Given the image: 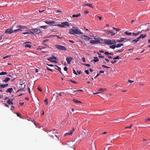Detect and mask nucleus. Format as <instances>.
<instances>
[{
    "instance_id": "f257e3e1",
    "label": "nucleus",
    "mask_w": 150,
    "mask_h": 150,
    "mask_svg": "<svg viewBox=\"0 0 150 150\" xmlns=\"http://www.w3.org/2000/svg\"><path fill=\"white\" fill-rule=\"evenodd\" d=\"M69 33L71 34L74 35L75 34H83V33L80 31V30L76 27H74L73 29H71L69 30Z\"/></svg>"
},
{
    "instance_id": "f03ea898",
    "label": "nucleus",
    "mask_w": 150,
    "mask_h": 150,
    "mask_svg": "<svg viewBox=\"0 0 150 150\" xmlns=\"http://www.w3.org/2000/svg\"><path fill=\"white\" fill-rule=\"evenodd\" d=\"M104 43L108 45H110L116 43V42L115 40H111L110 39H106L104 40Z\"/></svg>"
},
{
    "instance_id": "7ed1b4c3",
    "label": "nucleus",
    "mask_w": 150,
    "mask_h": 150,
    "mask_svg": "<svg viewBox=\"0 0 150 150\" xmlns=\"http://www.w3.org/2000/svg\"><path fill=\"white\" fill-rule=\"evenodd\" d=\"M54 26H57L61 28L65 27L66 26H68L69 25V23L67 22H63L61 24H59L56 25H54Z\"/></svg>"
},
{
    "instance_id": "20e7f679",
    "label": "nucleus",
    "mask_w": 150,
    "mask_h": 150,
    "mask_svg": "<svg viewBox=\"0 0 150 150\" xmlns=\"http://www.w3.org/2000/svg\"><path fill=\"white\" fill-rule=\"evenodd\" d=\"M86 136V133L84 132H82L81 134H80L78 137V139L79 140L81 141Z\"/></svg>"
},
{
    "instance_id": "39448f33",
    "label": "nucleus",
    "mask_w": 150,
    "mask_h": 150,
    "mask_svg": "<svg viewBox=\"0 0 150 150\" xmlns=\"http://www.w3.org/2000/svg\"><path fill=\"white\" fill-rule=\"evenodd\" d=\"M56 48L59 50H66V47L61 45H56Z\"/></svg>"
},
{
    "instance_id": "423d86ee",
    "label": "nucleus",
    "mask_w": 150,
    "mask_h": 150,
    "mask_svg": "<svg viewBox=\"0 0 150 150\" xmlns=\"http://www.w3.org/2000/svg\"><path fill=\"white\" fill-rule=\"evenodd\" d=\"M13 27H11L10 29H8L5 31V33L6 34H11L13 32Z\"/></svg>"
},
{
    "instance_id": "0eeeda50",
    "label": "nucleus",
    "mask_w": 150,
    "mask_h": 150,
    "mask_svg": "<svg viewBox=\"0 0 150 150\" xmlns=\"http://www.w3.org/2000/svg\"><path fill=\"white\" fill-rule=\"evenodd\" d=\"M32 30L34 31L33 33H35V34H38L41 33V30L39 29H32Z\"/></svg>"
},
{
    "instance_id": "6e6552de",
    "label": "nucleus",
    "mask_w": 150,
    "mask_h": 150,
    "mask_svg": "<svg viewBox=\"0 0 150 150\" xmlns=\"http://www.w3.org/2000/svg\"><path fill=\"white\" fill-rule=\"evenodd\" d=\"M73 58L71 57H68L66 58L67 62L68 64H70Z\"/></svg>"
},
{
    "instance_id": "1a4fd4ad",
    "label": "nucleus",
    "mask_w": 150,
    "mask_h": 150,
    "mask_svg": "<svg viewBox=\"0 0 150 150\" xmlns=\"http://www.w3.org/2000/svg\"><path fill=\"white\" fill-rule=\"evenodd\" d=\"M13 100V99H9L6 102L7 103L8 105H13V103L12 102Z\"/></svg>"
},
{
    "instance_id": "9d476101",
    "label": "nucleus",
    "mask_w": 150,
    "mask_h": 150,
    "mask_svg": "<svg viewBox=\"0 0 150 150\" xmlns=\"http://www.w3.org/2000/svg\"><path fill=\"white\" fill-rule=\"evenodd\" d=\"M8 83L1 84L0 85V88L1 89L6 87L8 86Z\"/></svg>"
},
{
    "instance_id": "9b49d317",
    "label": "nucleus",
    "mask_w": 150,
    "mask_h": 150,
    "mask_svg": "<svg viewBox=\"0 0 150 150\" xmlns=\"http://www.w3.org/2000/svg\"><path fill=\"white\" fill-rule=\"evenodd\" d=\"M96 42H97V44L99 43H104L103 40L101 39L100 38H98L96 40Z\"/></svg>"
},
{
    "instance_id": "f8f14e48",
    "label": "nucleus",
    "mask_w": 150,
    "mask_h": 150,
    "mask_svg": "<svg viewBox=\"0 0 150 150\" xmlns=\"http://www.w3.org/2000/svg\"><path fill=\"white\" fill-rule=\"evenodd\" d=\"M83 37L84 38L85 40H88L91 39L90 37L86 35H82V38Z\"/></svg>"
},
{
    "instance_id": "ddd939ff",
    "label": "nucleus",
    "mask_w": 150,
    "mask_h": 150,
    "mask_svg": "<svg viewBox=\"0 0 150 150\" xmlns=\"http://www.w3.org/2000/svg\"><path fill=\"white\" fill-rule=\"evenodd\" d=\"M45 22L49 25H51L52 24H54L55 23L54 21H46Z\"/></svg>"
},
{
    "instance_id": "4468645a",
    "label": "nucleus",
    "mask_w": 150,
    "mask_h": 150,
    "mask_svg": "<svg viewBox=\"0 0 150 150\" xmlns=\"http://www.w3.org/2000/svg\"><path fill=\"white\" fill-rule=\"evenodd\" d=\"M72 101L73 102L76 103H81V101L75 99H73Z\"/></svg>"
},
{
    "instance_id": "2eb2a0df",
    "label": "nucleus",
    "mask_w": 150,
    "mask_h": 150,
    "mask_svg": "<svg viewBox=\"0 0 150 150\" xmlns=\"http://www.w3.org/2000/svg\"><path fill=\"white\" fill-rule=\"evenodd\" d=\"M13 90V89L12 88H8L7 90H6V91L7 93L9 92V93H11L12 92Z\"/></svg>"
},
{
    "instance_id": "dca6fc26",
    "label": "nucleus",
    "mask_w": 150,
    "mask_h": 150,
    "mask_svg": "<svg viewBox=\"0 0 150 150\" xmlns=\"http://www.w3.org/2000/svg\"><path fill=\"white\" fill-rule=\"evenodd\" d=\"M47 60L49 61H50L51 62H54L56 63H57V62L56 61L54 60H52L53 59L51 57H49V58H48Z\"/></svg>"
},
{
    "instance_id": "f3484780",
    "label": "nucleus",
    "mask_w": 150,
    "mask_h": 150,
    "mask_svg": "<svg viewBox=\"0 0 150 150\" xmlns=\"http://www.w3.org/2000/svg\"><path fill=\"white\" fill-rule=\"evenodd\" d=\"M91 148L90 150H96V148L95 147V145L94 144H91Z\"/></svg>"
},
{
    "instance_id": "a211bd4d",
    "label": "nucleus",
    "mask_w": 150,
    "mask_h": 150,
    "mask_svg": "<svg viewBox=\"0 0 150 150\" xmlns=\"http://www.w3.org/2000/svg\"><path fill=\"white\" fill-rule=\"evenodd\" d=\"M146 34L144 35L143 34H141L138 38H137V39H140L141 38H144L146 37Z\"/></svg>"
},
{
    "instance_id": "6ab92c4d",
    "label": "nucleus",
    "mask_w": 150,
    "mask_h": 150,
    "mask_svg": "<svg viewBox=\"0 0 150 150\" xmlns=\"http://www.w3.org/2000/svg\"><path fill=\"white\" fill-rule=\"evenodd\" d=\"M74 129H73L72 130H71L69 133H67L65 134V136H66L67 135H71L74 132Z\"/></svg>"
},
{
    "instance_id": "aec40b11",
    "label": "nucleus",
    "mask_w": 150,
    "mask_h": 150,
    "mask_svg": "<svg viewBox=\"0 0 150 150\" xmlns=\"http://www.w3.org/2000/svg\"><path fill=\"white\" fill-rule=\"evenodd\" d=\"M106 90V89L105 88H100L98 90V91L100 92H104Z\"/></svg>"
},
{
    "instance_id": "412c9836",
    "label": "nucleus",
    "mask_w": 150,
    "mask_h": 150,
    "mask_svg": "<svg viewBox=\"0 0 150 150\" xmlns=\"http://www.w3.org/2000/svg\"><path fill=\"white\" fill-rule=\"evenodd\" d=\"M17 27L19 28V29H25L26 28L25 26L21 25H18L17 26Z\"/></svg>"
},
{
    "instance_id": "4be33fe9",
    "label": "nucleus",
    "mask_w": 150,
    "mask_h": 150,
    "mask_svg": "<svg viewBox=\"0 0 150 150\" xmlns=\"http://www.w3.org/2000/svg\"><path fill=\"white\" fill-rule=\"evenodd\" d=\"M10 80V79L8 77H6L5 79L4 80V82L5 83H7Z\"/></svg>"
},
{
    "instance_id": "5701e85b",
    "label": "nucleus",
    "mask_w": 150,
    "mask_h": 150,
    "mask_svg": "<svg viewBox=\"0 0 150 150\" xmlns=\"http://www.w3.org/2000/svg\"><path fill=\"white\" fill-rule=\"evenodd\" d=\"M83 6H90L91 8H93V5L91 4H84L83 5Z\"/></svg>"
},
{
    "instance_id": "b1692460",
    "label": "nucleus",
    "mask_w": 150,
    "mask_h": 150,
    "mask_svg": "<svg viewBox=\"0 0 150 150\" xmlns=\"http://www.w3.org/2000/svg\"><path fill=\"white\" fill-rule=\"evenodd\" d=\"M90 43L92 44H97L96 40H91L90 41Z\"/></svg>"
},
{
    "instance_id": "393cba45",
    "label": "nucleus",
    "mask_w": 150,
    "mask_h": 150,
    "mask_svg": "<svg viewBox=\"0 0 150 150\" xmlns=\"http://www.w3.org/2000/svg\"><path fill=\"white\" fill-rule=\"evenodd\" d=\"M81 16V14L79 13V14H78L76 15H72V17H73V18H75V17H79L80 16Z\"/></svg>"
},
{
    "instance_id": "a878e982",
    "label": "nucleus",
    "mask_w": 150,
    "mask_h": 150,
    "mask_svg": "<svg viewBox=\"0 0 150 150\" xmlns=\"http://www.w3.org/2000/svg\"><path fill=\"white\" fill-rule=\"evenodd\" d=\"M139 40V39L137 38V39H134L132 40V43H137Z\"/></svg>"
},
{
    "instance_id": "bb28decb",
    "label": "nucleus",
    "mask_w": 150,
    "mask_h": 150,
    "mask_svg": "<svg viewBox=\"0 0 150 150\" xmlns=\"http://www.w3.org/2000/svg\"><path fill=\"white\" fill-rule=\"evenodd\" d=\"M116 47V44L113 45H111L110 46V47L112 49H114Z\"/></svg>"
},
{
    "instance_id": "cd10ccee",
    "label": "nucleus",
    "mask_w": 150,
    "mask_h": 150,
    "mask_svg": "<svg viewBox=\"0 0 150 150\" xmlns=\"http://www.w3.org/2000/svg\"><path fill=\"white\" fill-rule=\"evenodd\" d=\"M123 45V44L119 43L117 45H116V47L117 48H118Z\"/></svg>"
},
{
    "instance_id": "c85d7f7f",
    "label": "nucleus",
    "mask_w": 150,
    "mask_h": 150,
    "mask_svg": "<svg viewBox=\"0 0 150 150\" xmlns=\"http://www.w3.org/2000/svg\"><path fill=\"white\" fill-rule=\"evenodd\" d=\"M55 66H56L58 68V69H57L60 72L61 74H62V72L61 71V68L56 65H55ZM55 69H57L56 68H55Z\"/></svg>"
},
{
    "instance_id": "c756f323",
    "label": "nucleus",
    "mask_w": 150,
    "mask_h": 150,
    "mask_svg": "<svg viewBox=\"0 0 150 150\" xmlns=\"http://www.w3.org/2000/svg\"><path fill=\"white\" fill-rule=\"evenodd\" d=\"M94 58L95 59L93 60V61L95 62H96L99 61L98 58L97 57H94Z\"/></svg>"
},
{
    "instance_id": "7c9ffc66",
    "label": "nucleus",
    "mask_w": 150,
    "mask_h": 150,
    "mask_svg": "<svg viewBox=\"0 0 150 150\" xmlns=\"http://www.w3.org/2000/svg\"><path fill=\"white\" fill-rule=\"evenodd\" d=\"M7 74V73L6 72H2L0 73V75H6Z\"/></svg>"
},
{
    "instance_id": "2f4dec72",
    "label": "nucleus",
    "mask_w": 150,
    "mask_h": 150,
    "mask_svg": "<svg viewBox=\"0 0 150 150\" xmlns=\"http://www.w3.org/2000/svg\"><path fill=\"white\" fill-rule=\"evenodd\" d=\"M22 31V30L20 29H18L15 30H13V32H16H16H18L19 31Z\"/></svg>"
},
{
    "instance_id": "473e14b6",
    "label": "nucleus",
    "mask_w": 150,
    "mask_h": 150,
    "mask_svg": "<svg viewBox=\"0 0 150 150\" xmlns=\"http://www.w3.org/2000/svg\"><path fill=\"white\" fill-rule=\"evenodd\" d=\"M56 13H58L59 14H60L62 12V11L59 10H57L56 11Z\"/></svg>"
},
{
    "instance_id": "72a5a7b5",
    "label": "nucleus",
    "mask_w": 150,
    "mask_h": 150,
    "mask_svg": "<svg viewBox=\"0 0 150 150\" xmlns=\"http://www.w3.org/2000/svg\"><path fill=\"white\" fill-rule=\"evenodd\" d=\"M31 47V45L30 44H27V45H25V48L29 47V48H30Z\"/></svg>"
},
{
    "instance_id": "f704fd0d",
    "label": "nucleus",
    "mask_w": 150,
    "mask_h": 150,
    "mask_svg": "<svg viewBox=\"0 0 150 150\" xmlns=\"http://www.w3.org/2000/svg\"><path fill=\"white\" fill-rule=\"evenodd\" d=\"M26 32L28 33V34H33V33L30 30H27Z\"/></svg>"
},
{
    "instance_id": "c9c22d12",
    "label": "nucleus",
    "mask_w": 150,
    "mask_h": 150,
    "mask_svg": "<svg viewBox=\"0 0 150 150\" xmlns=\"http://www.w3.org/2000/svg\"><path fill=\"white\" fill-rule=\"evenodd\" d=\"M125 33L128 35H131L132 34V33L131 32H125Z\"/></svg>"
},
{
    "instance_id": "e433bc0d",
    "label": "nucleus",
    "mask_w": 150,
    "mask_h": 150,
    "mask_svg": "<svg viewBox=\"0 0 150 150\" xmlns=\"http://www.w3.org/2000/svg\"><path fill=\"white\" fill-rule=\"evenodd\" d=\"M123 49H121L120 50H119L117 51H116V52H121L123 51Z\"/></svg>"
},
{
    "instance_id": "4c0bfd02",
    "label": "nucleus",
    "mask_w": 150,
    "mask_h": 150,
    "mask_svg": "<svg viewBox=\"0 0 150 150\" xmlns=\"http://www.w3.org/2000/svg\"><path fill=\"white\" fill-rule=\"evenodd\" d=\"M40 28L46 29L47 28V25L41 26H40Z\"/></svg>"
},
{
    "instance_id": "58836bf2",
    "label": "nucleus",
    "mask_w": 150,
    "mask_h": 150,
    "mask_svg": "<svg viewBox=\"0 0 150 150\" xmlns=\"http://www.w3.org/2000/svg\"><path fill=\"white\" fill-rule=\"evenodd\" d=\"M121 59V58H120L119 56H117L116 57L114 58H113V59Z\"/></svg>"
},
{
    "instance_id": "ea45409f",
    "label": "nucleus",
    "mask_w": 150,
    "mask_h": 150,
    "mask_svg": "<svg viewBox=\"0 0 150 150\" xmlns=\"http://www.w3.org/2000/svg\"><path fill=\"white\" fill-rule=\"evenodd\" d=\"M98 55H99V57H101V58H104V56H102L100 55H101V54L99 53H98Z\"/></svg>"
},
{
    "instance_id": "a19ab883",
    "label": "nucleus",
    "mask_w": 150,
    "mask_h": 150,
    "mask_svg": "<svg viewBox=\"0 0 150 150\" xmlns=\"http://www.w3.org/2000/svg\"><path fill=\"white\" fill-rule=\"evenodd\" d=\"M83 64L84 65H85L86 66L88 67H90V65L89 64Z\"/></svg>"
},
{
    "instance_id": "79ce46f5",
    "label": "nucleus",
    "mask_w": 150,
    "mask_h": 150,
    "mask_svg": "<svg viewBox=\"0 0 150 150\" xmlns=\"http://www.w3.org/2000/svg\"><path fill=\"white\" fill-rule=\"evenodd\" d=\"M125 39L123 38H121L120 39V40L121 42H123Z\"/></svg>"
},
{
    "instance_id": "37998d69",
    "label": "nucleus",
    "mask_w": 150,
    "mask_h": 150,
    "mask_svg": "<svg viewBox=\"0 0 150 150\" xmlns=\"http://www.w3.org/2000/svg\"><path fill=\"white\" fill-rule=\"evenodd\" d=\"M102 67H104V68H110V67H108L105 65H102Z\"/></svg>"
},
{
    "instance_id": "c03bdc74",
    "label": "nucleus",
    "mask_w": 150,
    "mask_h": 150,
    "mask_svg": "<svg viewBox=\"0 0 150 150\" xmlns=\"http://www.w3.org/2000/svg\"><path fill=\"white\" fill-rule=\"evenodd\" d=\"M48 100L47 98L45 99L44 100V102L46 103V105L47 104H48Z\"/></svg>"
},
{
    "instance_id": "a18cd8bd",
    "label": "nucleus",
    "mask_w": 150,
    "mask_h": 150,
    "mask_svg": "<svg viewBox=\"0 0 150 150\" xmlns=\"http://www.w3.org/2000/svg\"><path fill=\"white\" fill-rule=\"evenodd\" d=\"M52 57V58L53 59H55V60H57V59L56 58V57H54V56H52V57Z\"/></svg>"
},
{
    "instance_id": "49530a36",
    "label": "nucleus",
    "mask_w": 150,
    "mask_h": 150,
    "mask_svg": "<svg viewBox=\"0 0 150 150\" xmlns=\"http://www.w3.org/2000/svg\"><path fill=\"white\" fill-rule=\"evenodd\" d=\"M24 91V88H20L17 91V92H18L20 91Z\"/></svg>"
},
{
    "instance_id": "de8ad7c7",
    "label": "nucleus",
    "mask_w": 150,
    "mask_h": 150,
    "mask_svg": "<svg viewBox=\"0 0 150 150\" xmlns=\"http://www.w3.org/2000/svg\"><path fill=\"white\" fill-rule=\"evenodd\" d=\"M150 121V118H148L145 120V122H147L148 121Z\"/></svg>"
},
{
    "instance_id": "09e8293b",
    "label": "nucleus",
    "mask_w": 150,
    "mask_h": 150,
    "mask_svg": "<svg viewBox=\"0 0 150 150\" xmlns=\"http://www.w3.org/2000/svg\"><path fill=\"white\" fill-rule=\"evenodd\" d=\"M70 81L72 83H77L75 81H72V80H70Z\"/></svg>"
},
{
    "instance_id": "8fccbe9b",
    "label": "nucleus",
    "mask_w": 150,
    "mask_h": 150,
    "mask_svg": "<svg viewBox=\"0 0 150 150\" xmlns=\"http://www.w3.org/2000/svg\"><path fill=\"white\" fill-rule=\"evenodd\" d=\"M110 33H111V35L112 36H113L115 34V33L111 31Z\"/></svg>"
},
{
    "instance_id": "3c124183",
    "label": "nucleus",
    "mask_w": 150,
    "mask_h": 150,
    "mask_svg": "<svg viewBox=\"0 0 150 150\" xmlns=\"http://www.w3.org/2000/svg\"><path fill=\"white\" fill-rule=\"evenodd\" d=\"M113 28L115 30H116L117 31H119L120 30V29L119 28H116L114 27Z\"/></svg>"
},
{
    "instance_id": "603ef678",
    "label": "nucleus",
    "mask_w": 150,
    "mask_h": 150,
    "mask_svg": "<svg viewBox=\"0 0 150 150\" xmlns=\"http://www.w3.org/2000/svg\"><path fill=\"white\" fill-rule=\"evenodd\" d=\"M132 125H130V126L129 127H125V129H127V128H128V129H129V128H131L132 127Z\"/></svg>"
},
{
    "instance_id": "864d4df0",
    "label": "nucleus",
    "mask_w": 150,
    "mask_h": 150,
    "mask_svg": "<svg viewBox=\"0 0 150 150\" xmlns=\"http://www.w3.org/2000/svg\"><path fill=\"white\" fill-rule=\"evenodd\" d=\"M80 91H83L82 90H76L74 91V92H79Z\"/></svg>"
},
{
    "instance_id": "5fc2aeb1",
    "label": "nucleus",
    "mask_w": 150,
    "mask_h": 150,
    "mask_svg": "<svg viewBox=\"0 0 150 150\" xmlns=\"http://www.w3.org/2000/svg\"><path fill=\"white\" fill-rule=\"evenodd\" d=\"M134 81H132L131 80H128V83H131L132 82H133Z\"/></svg>"
},
{
    "instance_id": "6e6d98bb",
    "label": "nucleus",
    "mask_w": 150,
    "mask_h": 150,
    "mask_svg": "<svg viewBox=\"0 0 150 150\" xmlns=\"http://www.w3.org/2000/svg\"><path fill=\"white\" fill-rule=\"evenodd\" d=\"M85 72L87 74H89V72L88 70H86L85 71Z\"/></svg>"
},
{
    "instance_id": "4d7b16f0",
    "label": "nucleus",
    "mask_w": 150,
    "mask_h": 150,
    "mask_svg": "<svg viewBox=\"0 0 150 150\" xmlns=\"http://www.w3.org/2000/svg\"><path fill=\"white\" fill-rule=\"evenodd\" d=\"M73 73L74 74H76V75H78L77 73L76 72L75 70L74 69H73Z\"/></svg>"
},
{
    "instance_id": "13d9d810",
    "label": "nucleus",
    "mask_w": 150,
    "mask_h": 150,
    "mask_svg": "<svg viewBox=\"0 0 150 150\" xmlns=\"http://www.w3.org/2000/svg\"><path fill=\"white\" fill-rule=\"evenodd\" d=\"M38 89L39 91L40 92H42V89L40 87H38Z\"/></svg>"
},
{
    "instance_id": "bf43d9fd",
    "label": "nucleus",
    "mask_w": 150,
    "mask_h": 150,
    "mask_svg": "<svg viewBox=\"0 0 150 150\" xmlns=\"http://www.w3.org/2000/svg\"><path fill=\"white\" fill-rule=\"evenodd\" d=\"M77 73L78 74H81V71H77Z\"/></svg>"
},
{
    "instance_id": "052dcab7",
    "label": "nucleus",
    "mask_w": 150,
    "mask_h": 150,
    "mask_svg": "<svg viewBox=\"0 0 150 150\" xmlns=\"http://www.w3.org/2000/svg\"><path fill=\"white\" fill-rule=\"evenodd\" d=\"M64 69L65 71H66L67 70L68 68L66 67H64Z\"/></svg>"
},
{
    "instance_id": "680f3d73",
    "label": "nucleus",
    "mask_w": 150,
    "mask_h": 150,
    "mask_svg": "<svg viewBox=\"0 0 150 150\" xmlns=\"http://www.w3.org/2000/svg\"><path fill=\"white\" fill-rule=\"evenodd\" d=\"M105 33H110L111 32V31H109V30H105Z\"/></svg>"
},
{
    "instance_id": "e2e57ef3",
    "label": "nucleus",
    "mask_w": 150,
    "mask_h": 150,
    "mask_svg": "<svg viewBox=\"0 0 150 150\" xmlns=\"http://www.w3.org/2000/svg\"><path fill=\"white\" fill-rule=\"evenodd\" d=\"M82 59L84 62H85V59L84 57H83L82 58Z\"/></svg>"
},
{
    "instance_id": "0e129e2a",
    "label": "nucleus",
    "mask_w": 150,
    "mask_h": 150,
    "mask_svg": "<svg viewBox=\"0 0 150 150\" xmlns=\"http://www.w3.org/2000/svg\"><path fill=\"white\" fill-rule=\"evenodd\" d=\"M47 69L48 70H49L50 71H53L52 70V69H50V68H49V67H47Z\"/></svg>"
},
{
    "instance_id": "69168bd1",
    "label": "nucleus",
    "mask_w": 150,
    "mask_h": 150,
    "mask_svg": "<svg viewBox=\"0 0 150 150\" xmlns=\"http://www.w3.org/2000/svg\"><path fill=\"white\" fill-rule=\"evenodd\" d=\"M15 109V107L14 106H12L11 108V110H14Z\"/></svg>"
},
{
    "instance_id": "338daca9",
    "label": "nucleus",
    "mask_w": 150,
    "mask_h": 150,
    "mask_svg": "<svg viewBox=\"0 0 150 150\" xmlns=\"http://www.w3.org/2000/svg\"><path fill=\"white\" fill-rule=\"evenodd\" d=\"M132 35H133L135 36H136L137 35V33H132Z\"/></svg>"
},
{
    "instance_id": "774afa93",
    "label": "nucleus",
    "mask_w": 150,
    "mask_h": 150,
    "mask_svg": "<svg viewBox=\"0 0 150 150\" xmlns=\"http://www.w3.org/2000/svg\"><path fill=\"white\" fill-rule=\"evenodd\" d=\"M88 11H84V13L85 14H87V13H88Z\"/></svg>"
}]
</instances>
